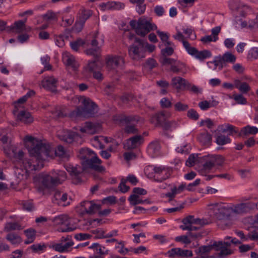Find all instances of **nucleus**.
I'll return each mask as SVG.
<instances>
[{"label": "nucleus", "mask_w": 258, "mask_h": 258, "mask_svg": "<svg viewBox=\"0 0 258 258\" xmlns=\"http://www.w3.org/2000/svg\"><path fill=\"white\" fill-rule=\"evenodd\" d=\"M25 146L32 157L36 158V164L30 165L28 162L23 163L24 169L18 168L16 171L18 182L27 179L30 172L41 169L43 166V162L50 156L51 148L49 144L39 141L32 136H27L25 138Z\"/></svg>", "instance_id": "obj_1"}, {"label": "nucleus", "mask_w": 258, "mask_h": 258, "mask_svg": "<svg viewBox=\"0 0 258 258\" xmlns=\"http://www.w3.org/2000/svg\"><path fill=\"white\" fill-rule=\"evenodd\" d=\"M86 153L89 155L93 156L90 159L84 160L82 163L83 168L79 167L68 166L67 170L70 173V175L77 180L76 183L81 181L80 175L83 172L85 169L90 168L98 173H104L105 168L104 166L101 165L102 161L98 157L96 154L90 150H86Z\"/></svg>", "instance_id": "obj_2"}, {"label": "nucleus", "mask_w": 258, "mask_h": 258, "mask_svg": "<svg viewBox=\"0 0 258 258\" xmlns=\"http://www.w3.org/2000/svg\"><path fill=\"white\" fill-rule=\"evenodd\" d=\"M215 218L219 221L221 228L229 227L232 225L231 217L233 208L223 203H215L208 205Z\"/></svg>", "instance_id": "obj_3"}, {"label": "nucleus", "mask_w": 258, "mask_h": 258, "mask_svg": "<svg viewBox=\"0 0 258 258\" xmlns=\"http://www.w3.org/2000/svg\"><path fill=\"white\" fill-rule=\"evenodd\" d=\"M67 176L66 172L60 170H53L49 174L42 173L39 175V178L41 183V186L39 187V191L44 190H51L55 186L61 184L67 179Z\"/></svg>", "instance_id": "obj_4"}, {"label": "nucleus", "mask_w": 258, "mask_h": 258, "mask_svg": "<svg viewBox=\"0 0 258 258\" xmlns=\"http://www.w3.org/2000/svg\"><path fill=\"white\" fill-rule=\"evenodd\" d=\"M222 244H223L221 241H211L209 245H202L197 248L195 250V252L200 258H208L210 251L214 249L217 251H220L218 254V257L225 258L226 257V255L230 253L231 252L222 247Z\"/></svg>", "instance_id": "obj_5"}, {"label": "nucleus", "mask_w": 258, "mask_h": 258, "mask_svg": "<svg viewBox=\"0 0 258 258\" xmlns=\"http://www.w3.org/2000/svg\"><path fill=\"white\" fill-rule=\"evenodd\" d=\"M224 159L220 155H208L199 158V166L198 171L202 175L209 172L216 166H221Z\"/></svg>", "instance_id": "obj_6"}, {"label": "nucleus", "mask_w": 258, "mask_h": 258, "mask_svg": "<svg viewBox=\"0 0 258 258\" xmlns=\"http://www.w3.org/2000/svg\"><path fill=\"white\" fill-rule=\"evenodd\" d=\"M135 42L128 47V52L131 58L133 60H139L145 57V42L142 39L135 37Z\"/></svg>", "instance_id": "obj_7"}, {"label": "nucleus", "mask_w": 258, "mask_h": 258, "mask_svg": "<svg viewBox=\"0 0 258 258\" xmlns=\"http://www.w3.org/2000/svg\"><path fill=\"white\" fill-rule=\"evenodd\" d=\"M82 103L83 107H78L75 111L77 116L88 117L95 114L97 105L94 102L89 98H85Z\"/></svg>", "instance_id": "obj_8"}, {"label": "nucleus", "mask_w": 258, "mask_h": 258, "mask_svg": "<svg viewBox=\"0 0 258 258\" xmlns=\"http://www.w3.org/2000/svg\"><path fill=\"white\" fill-rule=\"evenodd\" d=\"M52 221L57 225L60 227L58 231L61 232H67L74 231L76 227L71 223V218L67 215H60L52 219Z\"/></svg>", "instance_id": "obj_9"}, {"label": "nucleus", "mask_w": 258, "mask_h": 258, "mask_svg": "<svg viewBox=\"0 0 258 258\" xmlns=\"http://www.w3.org/2000/svg\"><path fill=\"white\" fill-rule=\"evenodd\" d=\"M157 29V26L152 23L150 20H148L144 17H141L138 21L136 28V33L142 37H144L150 31Z\"/></svg>", "instance_id": "obj_10"}, {"label": "nucleus", "mask_w": 258, "mask_h": 258, "mask_svg": "<svg viewBox=\"0 0 258 258\" xmlns=\"http://www.w3.org/2000/svg\"><path fill=\"white\" fill-rule=\"evenodd\" d=\"M88 55H92L94 60L88 62V64L84 68L85 71L88 73H93L97 69L96 62L99 60L100 56L101 49L99 47L97 46L95 48H89L85 51Z\"/></svg>", "instance_id": "obj_11"}, {"label": "nucleus", "mask_w": 258, "mask_h": 258, "mask_svg": "<svg viewBox=\"0 0 258 258\" xmlns=\"http://www.w3.org/2000/svg\"><path fill=\"white\" fill-rule=\"evenodd\" d=\"M171 86L179 92L181 90L189 89L191 84L180 77H175L172 79Z\"/></svg>", "instance_id": "obj_12"}, {"label": "nucleus", "mask_w": 258, "mask_h": 258, "mask_svg": "<svg viewBox=\"0 0 258 258\" xmlns=\"http://www.w3.org/2000/svg\"><path fill=\"white\" fill-rule=\"evenodd\" d=\"M182 225H197L203 226L208 224L209 222L206 219L195 218L194 216L189 215L182 220Z\"/></svg>", "instance_id": "obj_13"}, {"label": "nucleus", "mask_w": 258, "mask_h": 258, "mask_svg": "<svg viewBox=\"0 0 258 258\" xmlns=\"http://www.w3.org/2000/svg\"><path fill=\"white\" fill-rule=\"evenodd\" d=\"M57 81V80L53 77H46L42 80L41 84L45 89L49 90L52 92H56L55 88Z\"/></svg>", "instance_id": "obj_14"}, {"label": "nucleus", "mask_w": 258, "mask_h": 258, "mask_svg": "<svg viewBox=\"0 0 258 258\" xmlns=\"http://www.w3.org/2000/svg\"><path fill=\"white\" fill-rule=\"evenodd\" d=\"M143 138L140 135H137L127 139L124 144V148L127 150L136 148L142 143Z\"/></svg>", "instance_id": "obj_15"}, {"label": "nucleus", "mask_w": 258, "mask_h": 258, "mask_svg": "<svg viewBox=\"0 0 258 258\" xmlns=\"http://www.w3.org/2000/svg\"><path fill=\"white\" fill-rule=\"evenodd\" d=\"M24 156V154L22 150H19L18 152L13 151V158L15 162L22 164V166H23V163L25 162H28L30 165L35 164L34 162V160L36 161V158H35V157L31 156L32 159H28L25 158Z\"/></svg>", "instance_id": "obj_16"}, {"label": "nucleus", "mask_w": 258, "mask_h": 258, "mask_svg": "<svg viewBox=\"0 0 258 258\" xmlns=\"http://www.w3.org/2000/svg\"><path fill=\"white\" fill-rule=\"evenodd\" d=\"M122 57L118 56H108L106 59V66L109 70L115 69L121 63H123Z\"/></svg>", "instance_id": "obj_17"}, {"label": "nucleus", "mask_w": 258, "mask_h": 258, "mask_svg": "<svg viewBox=\"0 0 258 258\" xmlns=\"http://www.w3.org/2000/svg\"><path fill=\"white\" fill-rule=\"evenodd\" d=\"M81 206L84 207L85 212L93 214L101 209V205L94 204L92 201H84L81 203Z\"/></svg>", "instance_id": "obj_18"}, {"label": "nucleus", "mask_w": 258, "mask_h": 258, "mask_svg": "<svg viewBox=\"0 0 258 258\" xmlns=\"http://www.w3.org/2000/svg\"><path fill=\"white\" fill-rule=\"evenodd\" d=\"M167 116L164 111L157 113L151 119V122L155 124L156 126H162L166 121Z\"/></svg>", "instance_id": "obj_19"}, {"label": "nucleus", "mask_w": 258, "mask_h": 258, "mask_svg": "<svg viewBox=\"0 0 258 258\" xmlns=\"http://www.w3.org/2000/svg\"><path fill=\"white\" fill-rule=\"evenodd\" d=\"M100 7L102 11H105L106 10H120L123 9L124 6L123 4L119 2H108L106 3L101 4Z\"/></svg>", "instance_id": "obj_20"}, {"label": "nucleus", "mask_w": 258, "mask_h": 258, "mask_svg": "<svg viewBox=\"0 0 258 258\" xmlns=\"http://www.w3.org/2000/svg\"><path fill=\"white\" fill-rule=\"evenodd\" d=\"M54 198L58 204L67 206L70 204L71 198L68 199V195L66 193L57 191L54 195Z\"/></svg>", "instance_id": "obj_21"}, {"label": "nucleus", "mask_w": 258, "mask_h": 258, "mask_svg": "<svg viewBox=\"0 0 258 258\" xmlns=\"http://www.w3.org/2000/svg\"><path fill=\"white\" fill-rule=\"evenodd\" d=\"M17 120L25 124H29L33 121V117L29 112L21 111L17 115Z\"/></svg>", "instance_id": "obj_22"}, {"label": "nucleus", "mask_w": 258, "mask_h": 258, "mask_svg": "<svg viewBox=\"0 0 258 258\" xmlns=\"http://www.w3.org/2000/svg\"><path fill=\"white\" fill-rule=\"evenodd\" d=\"M74 242L72 241H69L66 242L64 244L61 241L60 243H56L52 245V248L56 251L59 252H63L67 251L68 248L73 245Z\"/></svg>", "instance_id": "obj_23"}, {"label": "nucleus", "mask_w": 258, "mask_h": 258, "mask_svg": "<svg viewBox=\"0 0 258 258\" xmlns=\"http://www.w3.org/2000/svg\"><path fill=\"white\" fill-rule=\"evenodd\" d=\"M78 136V134L71 131H67L59 136L60 139L67 143H72L75 138Z\"/></svg>", "instance_id": "obj_24"}, {"label": "nucleus", "mask_w": 258, "mask_h": 258, "mask_svg": "<svg viewBox=\"0 0 258 258\" xmlns=\"http://www.w3.org/2000/svg\"><path fill=\"white\" fill-rule=\"evenodd\" d=\"M11 31L15 33H21L26 30L25 22L18 21L15 22L13 25L11 26Z\"/></svg>", "instance_id": "obj_25"}, {"label": "nucleus", "mask_w": 258, "mask_h": 258, "mask_svg": "<svg viewBox=\"0 0 258 258\" xmlns=\"http://www.w3.org/2000/svg\"><path fill=\"white\" fill-rule=\"evenodd\" d=\"M63 60L66 65L72 68L73 71L77 70L79 64L76 62L73 56L66 55L63 57Z\"/></svg>", "instance_id": "obj_26"}, {"label": "nucleus", "mask_w": 258, "mask_h": 258, "mask_svg": "<svg viewBox=\"0 0 258 258\" xmlns=\"http://www.w3.org/2000/svg\"><path fill=\"white\" fill-rule=\"evenodd\" d=\"M120 121L129 124L130 123L143 122L144 119L138 115L123 116L120 118Z\"/></svg>", "instance_id": "obj_27"}, {"label": "nucleus", "mask_w": 258, "mask_h": 258, "mask_svg": "<svg viewBox=\"0 0 258 258\" xmlns=\"http://www.w3.org/2000/svg\"><path fill=\"white\" fill-rule=\"evenodd\" d=\"M258 133V128L255 126L247 125L242 128L239 136H248L250 135H255Z\"/></svg>", "instance_id": "obj_28"}, {"label": "nucleus", "mask_w": 258, "mask_h": 258, "mask_svg": "<svg viewBox=\"0 0 258 258\" xmlns=\"http://www.w3.org/2000/svg\"><path fill=\"white\" fill-rule=\"evenodd\" d=\"M219 128L222 133L229 132V135H232L233 134H237L238 131L236 130V128L230 124H225L219 126Z\"/></svg>", "instance_id": "obj_29"}, {"label": "nucleus", "mask_w": 258, "mask_h": 258, "mask_svg": "<svg viewBox=\"0 0 258 258\" xmlns=\"http://www.w3.org/2000/svg\"><path fill=\"white\" fill-rule=\"evenodd\" d=\"M198 139L204 145L209 146L212 142V136L207 132L201 134Z\"/></svg>", "instance_id": "obj_30"}, {"label": "nucleus", "mask_w": 258, "mask_h": 258, "mask_svg": "<svg viewBox=\"0 0 258 258\" xmlns=\"http://www.w3.org/2000/svg\"><path fill=\"white\" fill-rule=\"evenodd\" d=\"M24 233L27 237V239L25 240V244H29L32 243L36 237V231L33 229H29L24 231Z\"/></svg>", "instance_id": "obj_31"}, {"label": "nucleus", "mask_w": 258, "mask_h": 258, "mask_svg": "<svg viewBox=\"0 0 258 258\" xmlns=\"http://www.w3.org/2000/svg\"><path fill=\"white\" fill-rule=\"evenodd\" d=\"M220 241L222 242L223 244H222V245L221 246L224 247V248H226V249L230 250L231 252L230 253L227 254L226 256H227L229 255H231L233 252V250L229 248V247H230L232 243H233L234 244H239L241 243V241L236 239L235 238L231 239V240L230 241Z\"/></svg>", "instance_id": "obj_32"}, {"label": "nucleus", "mask_w": 258, "mask_h": 258, "mask_svg": "<svg viewBox=\"0 0 258 258\" xmlns=\"http://www.w3.org/2000/svg\"><path fill=\"white\" fill-rule=\"evenodd\" d=\"M6 239L13 244H17L22 242V239L19 235L12 233L8 234L6 236Z\"/></svg>", "instance_id": "obj_33"}, {"label": "nucleus", "mask_w": 258, "mask_h": 258, "mask_svg": "<svg viewBox=\"0 0 258 258\" xmlns=\"http://www.w3.org/2000/svg\"><path fill=\"white\" fill-rule=\"evenodd\" d=\"M22 228L21 226L17 222H9L6 224L4 230L9 232L15 230H20Z\"/></svg>", "instance_id": "obj_34"}, {"label": "nucleus", "mask_w": 258, "mask_h": 258, "mask_svg": "<svg viewBox=\"0 0 258 258\" xmlns=\"http://www.w3.org/2000/svg\"><path fill=\"white\" fill-rule=\"evenodd\" d=\"M230 142L231 140L228 136L220 135L216 137V142L219 145H224L230 143Z\"/></svg>", "instance_id": "obj_35"}, {"label": "nucleus", "mask_w": 258, "mask_h": 258, "mask_svg": "<svg viewBox=\"0 0 258 258\" xmlns=\"http://www.w3.org/2000/svg\"><path fill=\"white\" fill-rule=\"evenodd\" d=\"M248 209V207L246 204L242 203L237 206H235L234 208H233V213L236 214H241L243 213H245Z\"/></svg>", "instance_id": "obj_36"}, {"label": "nucleus", "mask_w": 258, "mask_h": 258, "mask_svg": "<svg viewBox=\"0 0 258 258\" xmlns=\"http://www.w3.org/2000/svg\"><path fill=\"white\" fill-rule=\"evenodd\" d=\"M148 149L150 153L157 154L160 149V144L157 142H152L148 146Z\"/></svg>", "instance_id": "obj_37"}, {"label": "nucleus", "mask_w": 258, "mask_h": 258, "mask_svg": "<svg viewBox=\"0 0 258 258\" xmlns=\"http://www.w3.org/2000/svg\"><path fill=\"white\" fill-rule=\"evenodd\" d=\"M212 55L211 52L208 50H204L201 51H198L195 56L197 58L203 60L205 59L210 57Z\"/></svg>", "instance_id": "obj_38"}, {"label": "nucleus", "mask_w": 258, "mask_h": 258, "mask_svg": "<svg viewBox=\"0 0 258 258\" xmlns=\"http://www.w3.org/2000/svg\"><path fill=\"white\" fill-rule=\"evenodd\" d=\"M221 57L225 64L226 62L233 63L236 60V57L230 52L224 53Z\"/></svg>", "instance_id": "obj_39"}, {"label": "nucleus", "mask_w": 258, "mask_h": 258, "mask_svg": "<svg viewBox=\"0 0 258 258\" xmlns=\"http://www.w3.org/2000/svg\"><path fill=\"white\" fill-rule=\"evenodd\" d=\"M197 162L199 163V158L197 155L191 154L186 161V165L188 167L193 166Z\"/></svg>", "instance_id": "obj_40"}, {"label": "nucleus", "mask_w": 258, "mask_h": 258, "mask_svg": "<svg viewBox=\"0 0 258 258\" xmlns=\"http://www.w3.org/2000/svg\"><path fill=\"white\" fill-rule=\"evenodd\" d=\"M92 247L95 248L97 253L100 254V255L101 256L106 254L108 252V250H105V247H102L99 243H94Z\"/></svg>", "instance_id": "obj_41"}, {"label": "nucleus", "mask_w": 258, "mask_h": 258, "mask_svg": "<svg viewBox=\"0 0 258 258\" xmlns=\"http://www.w3.org/2000/svg\"><path fill=\"white\" fill-rule=\"evenodd\" d=\"M128 201L131 205L133 206L144 203V201L139 199V196L136 195H132L128 198Z\"/></svg>", "instance_id": "obj_42"}, {"label": "nucleus", "mask_w": 258, "mask_h": 258, "mask_svg": "<svg viewBox=\"0 0 258 258\" xmlns=\"http://www.w3.org/2000/svg\"><path fill=\"white\" fill-rule=\"evenodd\" d=\"M85 44V42L81 39H78L76 41L71 43V46L73 50L78 51L80 46Z\"/></svg>", "instance_id": "obj_43"}, {"label": "nucleus", "mask_w": 258, "mask_h": 258, "mask_svg": "<svg viewBox=\"0 0 258 258\" xmlns=\"http://www.w3.org/2000/svg\"><path fill=\"white\" fill-rule=\"evenodd\" d=\"M28 99H27L26 97H24V96L22 97H21L20 99H19L17 102L15 103V109L13 110V113L14 114H16V113L18 112V110L19 109V107H21V104H23L26 102V101Z\"/></svg>", "instance_id": "obj_44"}, {"label": "nucleus", "mask_w": 258, "mask_h": 258, "mask_svg": "<svg viewBox=\"0 0 258 258\" xmlns=\"http://www.w3.org/2000/svg\"><path fill=\"white\" fill-rule=\"evenodd\" d=\"M184 63L179 61L177 62L175 64L172 65L170 67L171 71L175 73H178L181 71L182 67H184Z\"/></svg>", "instance_id": "obj_45"}, {"label": "nucleus", "mask_w": 258, "mask_h": 258, "mask_svg": "<svg viewBox=\"0 0 258 258\" xmlns=\"http://www.w3.org/2000/svg\"><path fill=\"white\" fill-rule=\"evenodd\" d=\"M178 256L181 258H185L187 257H191L192 256V252L191 250L188 249H182L179 248Z\"/></svg>", "instance_id": "obj_46"}, {"label": "nucleus", "mask_w": 258, "mask_h": 258, "mask_svg": "<svg viewBox=\"0 0 258 258\" xmlns=\"http://www.w3.org/2000/svg\"><path fill=\"white\" fill-rule=\"evenodd\" d=\"M124 131L127 134H135L138 133V129L134 124L131 125L126 124V125L124 128Z\"/></svg>", "instance_id": "obj_47"}, {"label": "nucleus", "mask_w": 258, "mask_h": 258, "mask_svg": "<svg viewBox=\"0 0 258 258\" xmlns=\"http://www.w3.org/2000/svg\"><path fill=\"white\" fill-rule=\"evenodd\" d=\"M53 117L55 119H59L63 118L67 115V113L65 112L64 109H58L53 112Z\"/></svg>", "instance_id": "obj_48"}, {"label": "nucleus", "mask_w": 258, "mask_h": 258, "mask_svg": "<svg viewBox=\"0 0 258 258\" xmlns=\"http://www.w3.org/2000/svg\"><path fill=\"white\" fill-rule=\"evenodd\" d=\"M213 62L214 64L215 68L219 67L220 70H222L223 67L225 66L221 56L216 57Z\"/></svg>", "instance_id": "obj_49"}, {"label": "nucleus", "mask_w": 258, "mask_h": 258, "mask_svg": "<svg viewBox=\"0 0 258 258\" xmlns=\"http://www.w3.org/2000/svg\"><path fill=\"white\" fill-rule=\"evenodd\" d=\"M84 24V22L79 20L76 22L74 26L72 27V30L76 33H79L83 28Z\"/></svg>", "instance_id": "obj_50"}, {"label": "nucleus", "mask_w": 258, "mask_h": 258, "mask_svg": "<svg viewBox=\"0 0 258 258\" xmlns=\"http://www.w3.org/2000/svg\"><path fill=\"white\" fill-rule=\"evenodd\" d=\"M174 108L177 111H184L188 108V105L183 104L181 102H178L174 105Z\"/></svg>", "instance_id": "obj_51"}, {"label": "nucleus", "mask_w": 258, "mask_h": 258, "mask_svg": "<svg viewBox=\"0 0 258 258\" xmlns=\"http://www.w3.org/2000/svg\"><path fill=\"white\" fill-rule=\"evenodd\" d=\"M160 62L163 65L170 64L171 66L173 64H175L177 61L171 58H168L166 56H163L160 59Z\"/></svg>", "instance_id": "obj_52"}, {"label": "nucleus", "mask_w": 258, "mask_h": 258, "mask_svg": "<svg viewBox=\"0 0 258 258\" xmlns=\"http://www.w3.org/2000/svg\"><path fill=\"white\" fill-rule=\"evenodd\" d=\"M42 18L47 21L54 20L56 19V15L52 11H49L43 15Z\"/></svg>", "instance_id": "obj_53"}, {"label": "nucleus", "mask_w": 258, "mask_h": 258, "mask_svg": "<svg viewBox=\"0 0 258 258\" xmlns=\"http://www.w3.org/2000/svg\"><path fill=\"white\" fill-rule=\"evenodd\" d=\"M187 116L190 119L197 120L199 118L198 113L194 109H190L187 112Z\"/></svg>", "instance_id": "obj_54"}, {"label": "nucleus", "mask_w": 258, "mask_h": 258, "mask_svg": "<svg viewBox=\"0 0 258 258\" xmlns=\"http://www.w3.org/2000/svg\"><path fill=\"white\" fill-rule=\"evenodd\" d=\"M120 99L123 103H128L134 99V96L130 94H124L120 97Z\"/></svg>", "instance_id": "obj_55"}, {"label": "nucleus", "mask_w": 258, "mask_h": 258, "mask_svg": "<svg viewBox=\"0 0 258 258\" xmlns=\"http://www.w3.org/2000/svg\"><path fill=\"white\" fill-rule=\"evenodd\" d=\"M45 248L46 245L44 244H33L30 247V248L32 250L33 252L35 253L42 251Z\"/></svg>", "instance_id": "obj_56"}, {"label": "nucleus", "mask_w": 258, "mask_h": 258, "mask_svg": "<svg viewBox=\"0 0 258 258\" xmlns=\"http://www.w3.org/2000/svg\"><path fill=\"white\" fill-rule=\"evenodd\" d=\"M92 15V12L90 10H83L81 16L80 17V20L85 23L86 21Z\"/></svg>", "instance_id": "obj_57"}, {"label": "nucleus", "mask_w": 258, "mask_h": 258, "mask_svg": "<svg viewBox=\"0 0 258 258\" xmlns=\"http://www.w3.org/2000/svg\"><path fill=\"white\" fill-rule=\"evenodd\" d=\"M56 156L64 158L66 157V153L64 148L62 146H58L55 151Z\"/></svg>", "instance_id": "obj_58"}, {"label": "nucleus", "mask_w": 258, "mask_h": 258, "mask_svg": "<svg viewBox=\"0 0 258 258\" xmlns=\"http://www.w3.org/2000/svg\"><path fill=\"white\" fill-rule=\"evenodd\" d=\"M239 90L243 94L247 93L250 90L249 85L246 82H243L238 88Z\"/></svg>", "instance_id": "obj_59"}, {"label": "nucleus", "mask_w": 258, "mask_h": 258, "mask_svg": "<svg viewBox=\"0 0 258 258\" xmlns=\"http://www.w3.org/2000/svg\"><path fill=\"white\" fill-rule=\"evenodd\" d=\"M233 98L238 104H245L247 102L246 98L241 94L233 95Z\"/></svg>", "instance_id": "obj_60"}, {"label": "nucleus", "mask_w": 258, "mask_h": 258, "mask_svg": "<svg viewBox=\"0 0 258 258\" xmlns=\"http://www.w3.org/2000/svg\"><path fill=\"white\" fill-rule=\"evenodd\" d=\"M177 122L176 121L172 120L170 121H165L164 124L162 125V127L165 130H168L172 127H176Z\"/></svg>", "instance_id": "obj_61"}, {"label": "nucleus", "mask_w": 258, "mask_h": 258, "mask_svg": "<svg viewBox=\"0 0 258 258\" xmlns=\"http://www.w3.org/2000/svg\"><path fill=\"white\" fill-rule=\"evenodd\" d=\"M85 126L87 130V131H91V133H89V134H94L96 133L97 131V127L96 126L91 123V122H86L85 124Z\"/></svg>", "instance_id": "obj_62"}, {"label": "nucleus", "mask_w": 258, "mask_h": 258, "mask_svg": "<svg viewBox=\"0 0 258 258\" xmlns=\"http://www.w3.org/2000/svg\"><path fill=\"white\" fill-rule=\"evenodd\" d=\"M201 226H195V225H180V228L183 230H188L189 231H194V230H199Z\"/></svg>", "instance_id": "obj_63"}, {"label": "nucleus", "mask_w": 258, "mask_h": 258, "mask_svg": "<svg viewBox=\"0 0 258 258\" xmlns=\"http://www.w3.org/2000/svg\"><path fill=\"white\" fill-rule=\"evenodd\" d=\"M175 240L177 242H181L184 244H189L191 242V240L188 237L187 235H183L178 236L175 238Z\"/></svg>", "instance_id": "obj_64"}]
</instances>
